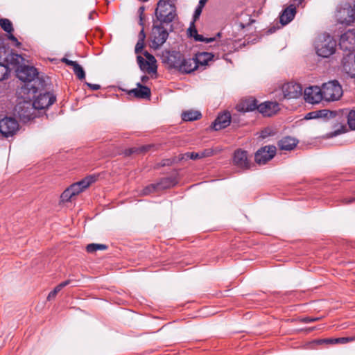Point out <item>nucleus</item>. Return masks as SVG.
I'll return each mask as SVG.
<instances>
[{"instance_id":"obj_5","label":"nucleus","mask_w":355,"mask_h":355,"mask_svg":"<svg viewBox=\"0 0 355 355\" xmlns=\"http://www.w3.org/2000/svg\"><path fill=\"white\" fill-rule=\"evenodd\" d=\"M336 41L329 35H320L315 43L317 54L322 58H329L336 51Z\"/></svg>"},{"instance_id":"obj_57","label":"nucleus","mask_w":355,"mask_h":355,"mask_svg":"<svg viewBox=\"0 0 355 355\" xmlns=\"http://www.w3.org/2000/svg\"><path fill=\"white\" fill-rule=\"evenodd\" d=\"M148 78L147 76H143V77H142L141 80H142V81H145V80H147Z\"/></svg>"},{"instance_id":"obj_29","label":"nucleus","mask_w":355,"mask_h":355,"mask_svg":"<svg viewBox=\"0 0 355 355\" xmlns=\"http://www.w3.org/2000/svg\"><path fill=\"white\" fill-rule=\"evenodd\" d=\"M201 116L198 111L188 110L182 114V119L185 121H192L200 119Z\"/></svg>"},{"instance_id":"obj_36","label":"nucleus","mask_w":355,"mask_h":355,"mask_svg":"<svg viewBox=\"0 0 355 355\" xmlns=\"http://www.w3.org/2000/svg\"><path fill=\"white\" fill-rule=\"evenodd\" d=\"M347 123L351 130H355V110H351L347 114Z\"/></svg>"},{"instance_id":"obj_15","label":"nucleus","mask_w":355,"mask_h":355,"mask_svg":"<svg viewBox=\"0 0 355 355\" xmlns=\"http://www.w3.org/2000/svg\"><path fill=\"white\" fill-rule=\"evenodd\" d=\"M279 110V104L276 102L266 101L258 105L257 110L264 116H271Z\"/></svg>"},{"instance_id":"obj_35","label":"nucleus","mask_w":355,"mask_h":355,"mask_svg":"<svg viewBox=\"0 0 355 355\" xmlns=\"http://www.w3.org/2000/svg\"><path fill=\"white\" fill-rule=\"evenodd\" d=\"M10 72L8 67L3 62H0V81L6 79Z\"/></svg>"},{"instance_id":"obj_53","label":"nucleus","mask_w":355,"mask_h":355,"mask_svg":"<svg viewBox=\"0 0 355 355\" xmlns=\"http://www.w3.org/2000/svg\"><path fill=\"white\" fill-rule=\"evenodd\" d=\"M306 119H315L318 118L316 112H311L307 114Z\"/></svg>"},{"instance_id":"obj_51","label":"nucleus","mask_w":355,"mask_h":355,"mask_svg":"<svg viewBox=\"0 0 355 355\" xmlns=\"http://www.w3.org/2000/svg\"><path fill=\"white\" fill-rule=\"evenodd\" d=\"M145 39H146V34L144 33V28H142L139 33V40H138L145 41Z\"/></svg>"},{"instance_id":"obj_52","label":"nucleus","mask_w":355,"mask_h":355,"mask_svg":"<svg viewBox=\"0 0 355 355\" xmlns=\"http://www.w3.org/2000/svg\"><path fill=\"white\" fill-rule=\"evenodd\" d=\"M71 283V280L70 279H67L64 282H61L60 284H59L58 286H59V288L60 289L63 288L64 287L67 286V285H69V284Z\"/></svg>"},{"instance_id":"obj_54","label":"nucleus","mask_w":355,"mask_h":355,"mask_svg":"<svg viewBox=\"0 0 355 355\" xmlns=\"http://www.w3.org/2000/svg\"><path fill=\"white\" fill-rule=\"evenodd\" d=\"M352 11H353L354 13L352 15L351 19L347 20L348 22H351V21H354L355 19V0H354V6H353Z\"/></svg>"},{"instance_id":"obj_3","label":"nucleus","mask_w":355,"mask_h":355,"mask_svg":"<svg viewBox=\"0 0 355 355\" xmlns=\"http://www.w3.org/2000/svg\"><path fill=\"white\" fill-rule=\"evenodd\" d=\"M98 176L90 175L79 182L72 184L66 189L60 196L61 200H71L73 197L77 196L80 193L88 188L92 184L97 180Z\"/></svg>"},{"instance_id":"obj_18","label":"nucleus","mask_w":355,"mask_h":355,"mask_svg":"<svg viewBox=\"0 0 355 355\" xmlns=\"http://www.w3.org/2000/svg\"><path fill=\"white\" fill-rule=\"evenodd\" d=\"M137 87L130 89L128 94L129 95H133L137 98H149L150 96V89L142 85L141 83L137 84Z\"/></svg>"},{"instance_id":"obj_10","label":"nucleus","mask_w":355,"mask_h":355,"mask_svg":"<svg viewBox=\"0 0 355 355\" xmlns=\"http://www.w3.org/2000/svg\"><path fill=\"white\" fill-rule=\"evenodd\" d=\"M282 91L285 98H297L302 94V87L299 83L290 82L282 85Z\"/></svg>"},{"instance_id":"obj_11","label":"nucleus","mask_w":355,"mask_h":355,"mask_svg":"<svg viewBox=\"0 0 355 355\" xmlns=\"http://www.w3.org/2000/svg\"><path fill=\"white\" fill-rule=\"evenodd\" d=\"M33 99V105H35V107H36L37 110H43L47 108L53 104L56 100L55 96L49 92H45L44 94L40 93Z\"/></svg>"},{"instance_id":"obj_8","label":"nucleus","mask_w":355,"mask_h":355,"mask_svg":"<svg viewBox=\"0 0 355 355\" xmlns=\"http://www.w3.org/2000/svg\"><path fill=\"white\" fill-rule=\"evenodd\" d=\"M19 130L17 121L12 117H5L0 120V132L4 137H12Z\"/></svg>"},{"instance_id":"obj_46","label":"nucleus","mask_w":355,"mask_h":355,"mask_svg":"<svg viewBox=\"0 0 355 355\" xmlns=\"http://www.w3.org/2000/svg\"><path fill=\"white\" fill-rule=\"evenodd\" d=\"M61 60L62 62L65 63L67 65L71 66L72 67L74 66V64H76L77 63V62L68 60L66 58H63Z\"/></svg>"},{"instance_id":"obj_23","label":"nucleus","mask_w":355,"mask_h":355,"mask_svg":"<svg viewBox=\"0 0 355 355\" xmlns=\"http://www.w3.org/2000/svg\"><path fill=\"white\" fill-rule=\"evenodd\" d=\"M297 144V141L291 137H285L278 141L279 149L284 150H291Z\"/></svg>"},{"instance_id":"obj_26","label":"nucleus","mask_w":355,"mask_h":355,"mask_svg":"<svg viewBox=\"0 0 355 355\" xmlns=\"http://www.w3.org/2000/svg\"><path fill=\"white\" fill-rule=\"evenodd\" d=\"M189 34L191 37H193L195 40L198 42H205L209 43L215 40L214 37H204L202 35H199L196 28L194 26V22L191 23V26L188 29Z\"/></svg>"},{"instance_id":"obj_9","label":"nucleus","mask_w":355,"mask_h":355,"mask_svg":"<svg viewBox=\"0 0 355 355\" xmlns=\"http://www.w3.org/2000/svg\"><path fill=\"white\" fill-rule=\"evenodd\" d=\"M276 150V147L272 145L261 147L255 153V162L259 165L266 164L275 157Z\"/></svg>"},{"instance_id":"obj_40","label":"nucleus","mask_w":355,"mask_h":355,"mask_svg":"<svg viewBox=\"0 0 355 355\" xmlns=\"http://www.w3.org/2000/svg\"><path fill=\"white\" fill-rule=\"evenodd\" d=\"M320 320V318L304 317L299 319V321L302 323H309L315 322Z\"/></svg>"},{"instance_id":"obj_20","label":"nucleus","mask_w":355,"mask_h":355,"mask_svg":"<svg viewBox=\"0 0 355 355\" xmlns=\"http://www.w3.org/2000/svg\"><path fill=\"white\" fill-rule=\"evenodd\" d=\"M167 62L170 67L178 70L184 58L182 53L179 51H172L167 52Z\"/></svg>"},{"instance_id":"obj_34","label":"nucleus","mask_w":355,"mask_h":355,"mask_svg":"<svg viewBox=\"0 0 355 355\" xmlns=\"http://www.w3.org/2000/svg\"><path fill=\"white\" fill-rule=\"evenodd\" d=\"M73 71L78 79L83 80L85 78V71L78 62L73 67Z\"/></svg>"},{"instance_id":"obj_30","label":"nucleus","mask_w":355,"mask_h":355,"mask_svg":"<svg viewBox=\"0 0 355 355\" xmlns=\"http://www.w3.org/2000/svg\"><path fill=\"white\" fill-rule=\"evenodd\" d=\"M215 154V151L212 148L205 149L201 152L195 153L193 152V154H191V159H198L205 157H208L214 155Z\"/></svg>"},{"instance_id":"obj_31","label":"nucleus","mask_w":355,"mask_h":355,"mask_svg":"<svg viewBox=\"0 0 355 355\" xmlns=\"http://www.w3.org/2000/svg\"><path fill=\"white\" fill-rule=\"evenodd\" d=\"M159 192L157 187L156 183L150 184L147 185L139 191V196H146L151 193H155Z\"/></svg>"},{"instance_id":"obj_43","label":"nucleus","mask_w":355,"mask_h":355,"mask_svg":"<svg viewBox=\"0 0 355 355\" xmlns=\"http://www.w3.org/2000/svg\"><path fill=\"white\" fill-rule=\"evenodd\" d=\"M202 8H201L200 6H197V8L195 10L194 15H193V20L194 21L197 20L199 18L200 15L202 13Z\"/></svg>"},{"instance_id":"obj_1","label":"nucleus","mask_w":355,"mask_h":355,"mask_svg":"<svg viewBox=\"0 0 355 355\" xmlns=\"http://www.w3.org/2000/svg\"><path fill=\"white\" fill-rule=\"evenodd\" d=\"M18 94L20 100L15 107V112L22 121L26 122L36 116L37 109L33 103V98L35 97V89L33 85L29 84L21 87Z\"/></svg>"},{"instance_id":"obj_14","label":"nucleus","mask_w":355,"mask_h":355,"mask_svg":"<svg viewBox=\"0 0 355 355\" xmlns=\"http://www.w3.org/2000/svg\"><path fill=\"white\" fill-rule=\"evenodd\" d=\"M233 164L236 167L241 169H248L250 168V162L248 158L247 152L242 150L235 151L233 157Z\"/></svg>"},{"instance_id":"obj_16","label":"nucleus","mask_w":355,"mask_h":355,"mask_svg":"<svg viewBox=\"0 0 355 355\" xmlns=\"http://www.w3.org/2000/svg\"><path fill=\"white\" fill-rule=\"evenodd\" d=\"M231 122V115L229 112L220 114L212 123L214 130H220L227 127Z\"/></svg>"},{"instance_id":"obj_22","label":"nucleus","mask_w":355,"mask_h":355,"mask_svg":"<svg viewBox=\"0 0 355 355\" xmlns=\"http://www.w3.org/2000/svg\"><path fill=\"white\" fill-rule=\"evenodd\" d=\"M180 64L178 71L182 73H189L198 68V64H196L194 58L188 59L183 58L182 63Z\"/></svg>"},{"instance_id":"obj_12","label":"nucleus","mask_w":355,"mask_h":355,"mask_svg":"<svg viewBox=\"0 0 355 355\" xmlns=\"http://www.w3.org/2000/svg\"><path fill=\"white\" fill-rule=\"evenodd\" d=\"M339 45L345 51L352 52L355 51V31L349 30L342 34L340 37Z\"/></svg>"},{"instance_id":"obj_32","label":"nucleus","mask_w":355,"mask_h":355,"mask_svg":"<svg viewBox=\"0 0 355 355\" xmlns=\"http://www.w3.org/2000/svg\"><path fill=\"white\" fill-rule=\"evenodd\" d=\"M108 246L105 244L90 243L86 246V250L88 253H94L97 250H105Z\"/></svg>"},{"instance_id":"obj_38","label":"nucleus","mask_w":355,"mask_h":355,"mask_svg":"<svg viewBox=\"0 0 355 355\" xmlns=\"http://www.w3.org/2000/svg\"><path fill=\"white\" fill-rule=\"evenodd\" d=\"M60 291H61V289L59 288V286H56L54 288V289L49 293L47 300L50 301V300L54 299L55 297V296L57 295V294L58 293V292H60Z\"/></svg>"},{"instance_id":"obj_59","label":"nucleus","mask_w":355,"mask_h":355,"mask_svg":"<svg viewBox=\"0 0 355 355\" xmlns=\"http://www.w3.org/2000/svg\"><path fill=\"white\" fill-rule=\"evenodd\" d=\"M217 36H218V37H220V33H218L217 34Z\"/></svg>"},{"instance_id":"obj_44","label":"nucleus","mask_w":355,"mask_h":355,"mask_svg":"<svg viewBox=\"0 0 355 355\" xmlns=\"http://www.w3.org/2000/svg\"><path fill=\"white\" fill-rule=\"evenodd\" d=\"M344 126H342L341 129H339V130H335L334 132H329L327 135H328V137H336L340 134H341L342 132H343L344 131Z\"/></svg>"},{"instance_id":"obj_48","label":"nucleus","mask_w":355,"mask_h":355,"mask_svg":"<svg viewBox=\"0 0 355 355\" xmlns=\"http://www.w3.org/2000/svg\"><path fill=\"white\" fill-rule=\"evenodd\" d=\"M191 154H193V152H187L184 154H182L180 159L181 160H187L188 159H191Z\"/></svg>"},{"instance_id":"obj_55","label":"nucleus","mask_w":355,"mask_h":355,"mask_svg":"<svg viewBox=\"0 0 355 355\" xmlns=\"http://www.w3.org/2000/svg\"><path fill=\"white\" fill-rule=\"evenodd\" d=\"M208 0H200L198 6H200L201 8H204L205 5L207 2Z\"/></svg>"},{"instance_id":"obj_47","label":"nucleus","mask_w":355,"mask_h":355,"mask_svg":"<svg viewBox=\"0 0 355 355\" xmlns=\"http://www.w3.org/2000/svg\"><path fill=\"white\" fill-rule=\"evenodd\" d=\"M144 6H141L139 10H138V12L139 14V17H140V22H139V24L141 26H144V24H143V14H144Z\"/></svg>"},{"instance_id":"obj_13","label":"nucleus","mask_w":355,"mask_h":355,"mask_svg":"<svg viewBox=\"0 0 355 355\" xmlns=\"http://www.w3.org/2000/svg\"><path fill=\"white\" fill-rule=\"evenodd\" d=\"M304 99L311 104L319 103L322 99L321 88L318 86H311L304 89Z\"/></svg>"},{"instance_id":"obj_24","label":"nucleus","mask_w":355,"mask_h":355,"mask_svg":"<svg viewBox=\"0 0 355 355\" xmlns=\"http://www.w3.org/2000/svg\"><path fill=\"white\" fill-rule=\"evenodd\" d=\"M214 56V54L211 53L200 52L197 53L194 58L198 67L199 65L205 66L209 61L212 60Z\"/></svg>"},{"instance_id":"obj_21","label":"nucleus","mask_w":355,"mask_h":355,"mask_svg":"<svg viewBox=\"0 0 355 355\" xmlns=\"http://www.w3.org/2000/svg\"><path fill=\"white\" fill-rule=\"evenodd\" d=\"M296 14V8L294 5H290L285 8L280 15V22L283 25H286L291 22Z\"/></svg>"},{"instance_id":"obj_39","label":"nucleus","mask_w":355,"mask_h":355,"mask_svg":"<svg viewBox=\"0 0 355 355\" xmlns=\"http://www.w3.org/2000/svg\"><path fill=\"white\" fill-rule=\"evenodd\" d=\"M137 60L138 64H139L141 69L146 70V69L148 67V65L145 64V62H146V60H145L141 55H138L137 57Z\"/></svg>"},{"instance_id":"obj_60","label":"nucleus","mask_w":355,"mask_h":355,"mask_svg":"<svg viewBox=\"0 0 355 355\" xmlns=\"http://www.w3.org/2000/svg\"><path fill=\"white\" fill-rule=\"evenodd\" d=\"M62 202H64L65 201H62ZM69 202H71V200H69Z\"/></svg>"},{"instance_id":"obj_56","label":"nucleus","mask_w":355,"mask_h":355,"mask_svg":"<svg viewBox=\"0 0 355 355\" xmlns=\"http://www.w3.org/2000/svg\"><path fill=\"white\" fill-rule=\"evenodd\" d=\"M299 6L301 5L304 0H293Z\"/></svg>"},{"instance_id":"obj_2","label":"nucleus","mask_w":355,"mask_h":355,"mask_svg":"<svg viewBox=\"0 0 355 355\" xmlns=\"http://www.w3.org/2000/svg\"><path fill=\"white\" fill-rule=\"evenodd\" d=\"M17 76L21 81L26 83L23 87L28 85L34 86L35 89V94L38 91L44 89L46 85V81L44 78L38 77V72L33 67L29 66H20L16 69Z\"/></svg>"},{"instance_id":"obj_41","label":"nucleus","mask_w":355,"mask_h":355,"mask_svg":"<svg viewBox=\"0 0 355 355\" xmlns=\"http://www.w3.org/2000/svg\"><path fill=\"white\" fill-rule=\"evenodd\" d=\"M144 41L138 40L136 44V46H135V53L137 54L141 53L142 49H144Z\"/></svg>"},{"instance_id":"obj_27","label":"nucleus","mask_w":355,"mask_h":355,"mask_svg":"<svg viewBox=\"0 0 355 355\" xmlns=\"http://www.w3.org/2000/svg\"><path fill=\"white\" fill-rule=\"evenodd\" d=\"M144 55L146 58L147 60L145 64L148 65L146 71L148 73H155L157 71L156 60L155 57L149 53L148 51L144 53Z\"/></svg>"},{"instance_id":"obj_17","label":"nucleus","mask_w":355,"mask_h":355,"mask_svg":"<svg viewBox=\"0 0 355 355\" xmlns=\"http://www.w3.org/2000/svg\"><path fill=\"white\" fill-rule=\"evenodd\" d=\"M257 101L254 98H249L241 101L236 106L239 112H248L257 110Z\"/></svg>"},{"instance_id":"obj_45","label":"nucleus","mask_w":355,"mask_h":355,"mask_svg":"<svg viewBox=\"0 0 355 355\" xmlns=\"http://www.w3.org/2000/svg\"><path fill=\"white\" fill-rule=\"evenodd\" d=\"M8 38L14 42L17 46H19L21 45V43L17 40V39L11 33H9V35L8 36Z\"/></svg>"},{"instance_id":"obj_28","label":"nucleus","mask_w":355,"mask_h":355,"mask_svg":"<svg viewBox=\"0 0 355 355\" xmlns=\"http://www.w3.org/2000/svg\"><path fill=\"white\" fill-rule=\"evenodd\" d=\"M354 340V338L352 337H341L338 338H326L318 340V343H327V344H336L342 343L345 344L349 341Z\"/></svg>"},{"instance_id":"obj_42","label":"nucleus","mask_w":355,"mask_h":355,"mask_svg":"<svg viewBox=\"0 0 355 355\" xmlns=\"http://www.w3.org/2000/svg\"><path fill=\"white\" fill-rule=\"evenodd\" d=\"M6 55V49L3 47H0V62L5 63Z\"/></svg>"},{"instance_id":"obj_37","label":"nucleus","mask_w":355,"mask_h":355,"mask_svg":"<svg viewBox=\"0 0 355 355\" xmlns=\"http://www.w3.org/2000/svg\"><path fill=\"white\" fill-rule=\"evenodd\" d=\"M146 150V148L143 146L141 148H129V149H127L124 151V155L125 156H130L132 154L135 153H137V152H142V151H144Z\"/></svg>"},{"instance_id":"obj_50","label":"nucleus","mask_w":355,"mask_h":355,"mask_svg":"<svg viewBox=\"0 0 355 355\" xmlns=\"http://www.w3.org/2000/svg\"><path fill=\"white\" fill-rule=\"evenodd\" d=\"M317 112V116L318 118L324 117L327 115V110H318L315 111Z\"/></svg>"},{"instance_id":"obj_4","label":"nucleus","mask_w":355,"mask_h":355,"mask_svg":"<svg viewBox=\"0 0 355 355\" xmlns=\"http://www.w3.org/2000/svg\"><path fill=\"white\" fill-rule=\"evenodd\" d=\"M155 15L160 23H171L177 15L176 8L170 0H159L155 10Z\"/></svg>"},{"instance_id":"obj_33","label":"nucleus","mask_w":355,"mask_h":355,"mask_svg":"<svg viewBox=\"0 0 355 355\" xmlns=\"http://www.w3.org/2000/svg\"><path fill=\"white\" fill-rule=\"evenodd\" d=\"M0 26L6 33H11L14 31L12 24L8 19H0Z\"/></svg>"},{"instance_id":"obj_6","label":"nucleus","mask_w":355,"mask_h":355,"mask_svg":"<svg viewBox=\"0 0 355 355\" xmlns=\"http://www.w3.org/2000/svg\"><path fill=\"white\" fill-rule=\"evenodd\" d=\"M322 99L327 101L338 100L343 95V89L337 80H331L322 85L321 88Z\"/></svg>"},{"instance_id":"obj_25","label":"nucleus","mask_w":355,"mask_h":355,"mask_svg":"<svg viewBox=\"0 0 355 355\" xmlns=\"http://www.w3.org/2000/svg\"><path fill=\"white\" fill-rule=\"evenodd\" d=\"M23 61L24 58L20 55L11 53L6 55L5 64L8 68L10 66L15 67L19 65Z\"/></svg>"},{"instance_id":"obj_7","label":"nucleus","mask_w":355,"mask_h":355,"mask_svg":"<svg viewBox=\"0 0 355 355\" xmlns=\"http://www.w3.org/2000/svg\"><path fill=\"white\" fill-rule=\"evenodd\" d=\"M168 37V33L161 23L159 25H153L151 32V47L154 49H159Z\"/></svg>"},{"instance_id":"obj_58","label":"nucleus","mask_w":355,"mask_h":355,"mask_svg":"<svg viewBox=\"0 0 355 355\" xmlns=\"http://www.w3.org/2000/svg\"><path fill=\"white\" fill-rule=\"evenodd\" d=\"M89 18L90 19H92V13L89 15Z\"/></svg>"},{"instance_id":"obj_61","label":"nucleus","mask_w":355,"mask_h":355,"mask_svg":"<svg viewBox=\"0 0 355 355\" xmlns=\"http://www.w3.org/2000/svg\"><path fill=\"white\" fill-rule=\"evenodd\" d=\"M148 0H143V1H148Z\"/></svg>"},{"instance_id":"obj_49","label":"nucleus","mask_w":355,"mask_h":355,"mask_svg":"<svg viewBox=\"0 0 355 355\" xmlns=\"http://www.w3.org/2000/svg\"><path fill=\"white\" fill-rule=\"evenodd\" d=\"M86 84L92 90H98L101 89L100 85L92 84V83H86Z\"/></svg>"},{"instance_id":"obj_19","label":"nucleus","mask_w":355,"mask_h":355,"mask_svg":"<svg viewBox=\"0 0 355 355\" xmlns=\"http://www.w3.org/2000/svg\"><path fill=\"white\" fill-rule=\"evenodd\" d=\"M178 182L176 175H171L160 179V180L156 183L157 187L159 191H162L164 189L171 188L176 185Z\"/></svg>"}]
</instances>
